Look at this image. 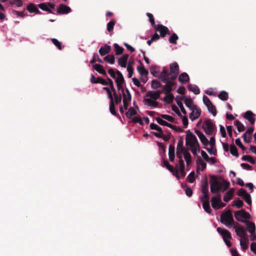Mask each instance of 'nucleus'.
Masks as SVG:
<instances>
[{
    "instance_id": "7c9ffc66",
    "label": "nucleus",
    "mask_w": 256,
    "mask_h": 256,
    "mask_svg": "<svg viewBox=\"0 0 256 256\" xmlns=\"http://www.w3.org/2000/svg\"><path fill=\"white\" fill-rule=\"evenodd\" d=\"M188 88L190 91L193 92L195 94H198L200 93V88L196 85L190 84Z\"/></svg>"
},
{
    "instance_id": "774afa93",
    "label": "nucleus",
    "mask_w": 256,
    "mask_h": 256,
    "mask_svg": "<svg viewBox=\"0 0 256 256\" xmlns=\"http://www.w3.org/2000/svg\"><path fill=\"white\" fill-rule=\"evenodd\" d=\"M96 84H100L103 86H108V82L106 80L103 79L102 78L100 77L97 78Z\"/></svg>"
},
{
    "instance_id": "69168bd1",
    "label": "nucleus",
    "mask_w": 256,
    "mask_h": 256,
    "mask_svg": "<svg viewBox=\"0 0 256 256\" xmlns=\"http://www.w3.org/2000/svg\"><path fill=\"white\" fill-rule=\"evenodd\" d=\"M52 43L58 47V49L60 50H61L62 49V44L56 38H52Z\"/></svg>"
},
{
    "instance_id": "6e6552de",
    "label": "nucleus",
    "mask_w": 256,
    "mask_h": 256,
    "mask_svg": "<svg viewBox=\"0 0 256 256\" xmlns=\"http://www.w3.org/2000/svg\"><path fill=\"white\" fill-rule=\"evenodd\" d=\"M170 79L166 80V82H162L166 83V85L163 86L161 91L163 94H168L172 91V86H174L175 82Z\"/></svg>"
},
{
    "instance_id": "b1692460",
    "label": "nucleus",
    "mask_w": 256,
    "mask_h": 256,
    "mask_svg": "<svg viewBox=\"0 0 256 256\" xmlns=\"http://www.w3.org/2000/svg\"><path fill=\"white\" fill-rule=\"evenodd\" d=\"M26 9L30 13L34 12L36 14H42V12L39 10L36 7L35 4L32 3L29 4L27 6Z\"/></svg>"
},
{
    "instance_id": "0eeeda50",
    "label": "nucleus",
    "mask_w": 256,
    "mask_h": 256,
    "mask_svg": "<svg viewBox=\"0 0 256 256\" xmlns=\"http://www.w3.org/2000/svg\"><path fill=\"white\" fill-rule=\"evenodd\" d=\"M155 31L156 32H159L160 34V36L161 38H164L166 34L170 35V32L168 30V28L161 24H157L156 26L154 28Z\"/></svg>"
},
{
    "instance_id": "4c0bfd02",
    "label": "nucleus",
    "mask_w": 256,
    "mask_h": 256,
    "mask_svg": "<svg viewBox=\"0 0 256 256\" xmlns=\"http://www.w3.org/2000/svg\"><path fill=\"white\" fill-rule=\"evenodd\" d=\"M137 114L136 111L133 108H130L128 111L126 113V116L127 118H130L132 116L136 115Z\"/></svg>"
},
{
    "instance_id": "9b49d317",
    "label": "nucleus",
    "mask_w": 256,
    "mask_h": 256,
    "mask_svg": "<svg viewBox=\"0 0 256 256\" xmlns=\"http://www.w3.org/2000/svg\"><path fill=\"white\" fill-rule=\"evenodd\" d=\"M216 230L222 236L224 241L232 238L231 234L228 230L222 228L220 227L218 228Z\"/></svg>"
},
{
    "instance_id": "ddd939ff",
    "label": "nucleus",
    "mask_w": 256,
    "mask_h": 256,
    "mask_svg": "<svg viewBox=\"0 0 256 256\" xmlns=\"http://www.w3.org/2000/svg\"><path fill=\"white\" fill-rule=\"evenodd\" d=\"M71 12V8L64 4H60L57 9V14H68Z\"/></svg>"
},
{
    "instance_id": "de8ad7c7",
    "label": "nucleus",
    "mask_w": 256,
    "mask_h": 256,
    "mask_svg": "<svg viewBox=\"0 0 256 256\" xmlns=\"http://www.w3.org/2000/svg\"><path fill=\"white\" fill-rule=\"evenodd\" d=\"M183 144H184L183 139L181 137L178 140V142L177 146H176V150H186V149L184 148Z\"/></svg>"
},
{
    "instance_id": "0e129e2a",
    "label": "nucleus",
    "mask_w": 256,
    "mask_h": 256,
    "mask_svg": "<svg viewBox=\"0 0 256 256\" xmlns=\"http://www.w3.org/2000/svg\"><path fill=\"white\" fill-rule=\"evenodd\" d=\"M234 206H236L238 208H241L244 205L243 201L240 199H238L236 200H234Z\"/></svg>"
},
{
    "instance_id": "e433bc0d",
    "label": "nucleus",
    "mask_w": 256,
    "mask_h": 256,
    "mask_svg": "<svg viewBox=\"0 0 256 256\" xmlns=\"http://www.w3.org/2000/svg\"><path fill=\"white\" fill-rule=\"evenodd\" d=\"M218 97L222 100L226 101L228 98V94L226 92L222 90L218 94Z\"/></svg>"
},
{
    "instance_id": "4468645a",
    "label": "nucleus",
    "mask_w": 256,
    "mask_h": 256,
    "mask_svg": "<svg viewBox=\"0 0 256 256\" xmlns=\"http://www.w3.org/2000/svg\"><path fill=\"white\" fill-rule=\"evenodd\" d=\"M162 93V92L160 90H158L156 92L148 91L146 94V96L147 97H150V98L156 100L160 98V94Z\"/></svg>"
},
{
    "instance_id": "20e7f679",
    "label": "nucleus",
    "mask_w": 256,
    "mask_h": 256,
    "mask_svg": "<svg viewBox=\"0 0 256 256\" xmlns=\"http://www.w3.org/2000/svg\"><path fill=\"white\" fill-rule=\"evenodd\" d=\"M234 216L236 219L240 222L244 223V222L248 221L247 220H244V219L247 220L250 219V215L249 213L246 212L244 210H240L236 211L234 213Z\"/></svg>"
},
{
    "instance_id": "2eb2a0df",
    "label": "nucleus",
    "mask_w": 256,
    "mask_h": 256,
    "mask_svg": "<svg viewBox=\"0 0 256 256\" xmlns=\"http://www.w3.org/2000/svg\"><path fill=\"white\" fill-rule=\"evenodd\" d=\"M212 207L216 210L220 208L219 204L221 202L220 195L218 194L217 196H214L211 200Z\"/></svg>"
},
{
    "instance_id": "c85d7f7f",
    "label": "nucleus",
    "mask_w": 256,
    "mask_h": 256,
    "mask_svg": "<svg viewBox=\"0 0 256 256\" xmlns=\"http://www.w3.org/2000/svg\"><path fill=\"white\" fill-rule=\"evenodd\" d=\"M234 190L233 188L230 189L226 195L224 196V200L226 202H228L230 200L233 196Z\"/></svg>"
},
{
    "instance_id": "9d476101",
    "label": "nucleus",
    "mask_w": 256,
    "mask_h": 256,
    "mask_svg": "<svg viewBox=\"0 0 256 256\" xmlns=\"http://www.w3.org/2000/svg\"><path fill=\"white\" fill-rule=\"evenodd\" d=\"M192 112L190 114V118L193 121L198 119L200 116L201 110L198 108L196 105H194L193 108L190 110Z\"/></svg>"
},
{
    "instance_id": "ea45409f",
    "label": "nucleus",
    "mask_w": 256,
    "mask_h": 256,
    "mask_svg": "<svg viewBox=\"0 0 256 256\" xmlns=\"http://www.w3.org/2000/svg\"><path fill=\"white\" fill-rule=\"evenodd\" d=\"M178 98H179L178 96H177L175 98V100L176 101V104L178 105V106L180 107L182 113L184 114H186V112L183 106V104H182L181 100H180V99L178 100Z\"/></svg>"
},
{
    "instance_id": "f704fd0d",
    "label": "nucleus",
    "mask_w": 256,
    "mask_h": 256,
    "mask_svg": "<svg viewBox=\"0 0 256 256\" xmlns=\"http://www.w3.org/2000/svg\"><path fill=\"white\" fill-rule=\"evenodd\" d=\"M248 238H244L243 239H240V245L242 249L243 250H246L248 248Z\"/></svg>"
},
{
    "instance_id": "72a5a7b5",
    "label": "nucleus",
    "mask_w": 256,
    "mask_h": 256,
    "mask_svg": "<svg viewBox=\"0 0 256 256\" xmlns=\"http://www.w3.org/2000/svg\"><path fill=\"white\" fill-rule=\"evenodd\" d=\"M202 202V206H203V208L204 210L208 214H211L212 210L210 208L209 200H205Z\"/></svg>"
},
{
    "instance_id": "39448f33",
    "label": "nucleus",
    "mask_w": 256,
    "mask_h": 256,
    "mask_svg": "<svg viewBox=\"0 0 256 256\" xmlns=\"http://www.w3.org/2000/svg\"><path fill=\"white\" fill-rule=\"evenodd\" d=\"M170 79L174 80L177 78L179 74V66L177 62H174L170 64Z\"/></svg>"
},
{
    "instance_id": "423d86ee",
    "label": "nucleus",
    "mask_w": 256,
    "mask_h": 256,
    "mask_svg": "<svg viewBox=\"0 0 256 256\" xmlns=\"http://www.w3.org/2000/svg\"><path fill=\"white\" fill-rule=\"evenodd\" d=\"M202 128L206 134L212 135L214 130V125L210 120H208L204 122Z\"/></svg>"
},
{
    "instance_id": "49530a36",
    "label": "nucleus",
    "mask_w": 256,
    "mask_h": 256,
    "mask_svg": "<svg viewBox=\"0 0 256 256\" xmlns=\"http://www.w3.org/2000/svg\"><path fill=\"white\" fill-rule=\"evenodd\" d=\"M242 160L244 161H248L252 164H255L256 161L250 156L244 155L242 157Z\"/></svg>"
},
{
    "instance_id": "a878e982",
    "label": "nucleus",
    "mask_w": 256,
    "mask_h": 256,
    "mask_svg": "<svg viewBox=\"0 0 256 256\" xmlns=\"http://www.w3.org/2000/svg\"><path fill=\"white\" fill-rule=\"evenodd\" d=\"M110 46L105 44L104 46H102L100 48L99 52L101 56H104L110 53Z\"/></svg>"
},
{
    "instance_id": "dca6fc26",
    "label": "nucleus",
    "mask_w": 256,
    "mask_h": 256,
    "mask_svg": "<svg viewBox=\"0 0 256 256\" xmlns=\"http://www.w3.org/2000/svg\"><path fill=\"white\" fill-rule=\"evenodd\" d=\"M244 117L248 120L251 124H254L256 121V114L252 111L248 110L244 113Z\"/></svg>"
},
{
    "instance_id": "338daca9",
    "label": "nucleus",
    "mask_w": 256,
    "mask_h": 256,
    "mask_svg": "<svg viewBox=\"0 0 256 256\" xmlns=\"http://www.w3.org/2000/svg\"><path fill=\"white\" fill-rule=\"evenodd\" d=\"M188 180L190 183H193L195 180L194 178V172H192L187 177Z\"/></svg>"
},
{
    "instance_id": "4be33fe9",
    "label": "nucleus",
    "mask_w": 256,
    "mask_h": 256,
    "mask_svg": "<svg viewBox=\"0 0 256 256\" xmlns=\"http://www.w3.org/2000/svg\"><path fill=\"white\" fill-rule=\"evenodd\" d=\"M244 224L246 225L248 231L251 234V235L254 234L256 232L255 224L248 220L244 222Z\"/></svg>"
},
{
    "instance_id": "c756f323",
    "label": "nucleus",
    "mask_w": 256,
    "mask_h": 256,
    "mask_svg": "<svg viewBox=\"0 0 256 256\" xmlns=\"http://www.w3.org/2000/svg\"><path fill=\"white\" fill-rule=\"evenodd\" d=\"M174 98V96L173 94L170 92L164 98L163 100L168 104H172L173 102V100Z\"/></svg>"
},
{
    "instance_id": "473e14b6",
    "label": "nucleus",
    "mask_w": 256,
    "mask_h": 256,
    "mask_svg": "<svg viewBox=\"0 0 256 256\" xmlns=\"http://www.w3.org/2000/svg\"><path fill=\"white\" fill-rule=\"evenodd\" d=\"M38 6L44 11L48 12L50 14H54V12L48 6V4L46 2L41 3L38 5Z\"/></svg>"
},
{
    "instance_id": "bf43d9fd",
    "label": "nucleus",
    "mask_w": 256,
    "mask_h": 256,
    "mask_svg": "<svg viewBox=\"0 0 256 256\" xmlns=\"http://www.w3.org/2000/svg\"><path fill=\"white\" fill-rule=\"evenodd\" d=\"M207 108L210 112L212 113L214 116L216 115V110L214 106L212 104L210 106H207Z\"/></svg>"
},
{
    "instance_id": "13d9d810",
    "label": "nucleus",
    "mask_w": 256,
    "mask_h": 256,
    "mask_svg": "<svg viewBox=\"0 0 256 256\" xmlns=\"http://www.w3.org/2000/svg\"><path fill=\"white\" fill-rule=\"evenodd\" d=\"M146 16L149 18L150 22L151 23L152 26L154 28L156 26L157 24H155L154 19L153 15L150 13L148 12L146 14Z\"/></svg>"
},
{
    "instance_id": "1a4fd4ad",
    "label": "nucleus",
    "mask_w": 256,
    "mask_h": 256,
    "mask_svg": "<svg viewBox=\"0 0 256 256\" xmlns=\"http://www.w3.org/2000/svg\"><path fill=\"white\" fill-rule=\"evenodd\" d=\"M126 94L124 92V93H122V102L124 103V108L125 110H127L129 106V102L131 101L132 100V96L128 88H126Z\"/></svg>"
},
{
    "instance_id": "4d7b16f0",
    "label": "nucleus",
    "mask_w": 256,
    "mask_h": 256,
    "mask_svg": "<svg viewBox=\"0 0 256 256\" xmlns=\"http://www.w3.org/2000/svg\"><path fill=\"white\" fill-rule=\"evenodd\" d=\"M184 158L186 161V164L188 166L190 165L191 162L192 158L190 154L188 152L186 151V152L184 153Z\"/></svg>"
},
{
    "instance_id": "052dcab7",
    "label": "nucleus",
    "mask_w": 256,
    "mask_h": 256,
    "mask_svg": "<svg viewBox=\"0 0 256 256\" xmlns=\"http://www.w3.org/2000/svg\"><path fill=\"white\" fill-rule=\"evenodd\" d=\"M150 126L152 130H156L161 133L162 132V128L160 127L159 126H158L157 124H156L154 123H152L150 124Z\"/></svg>"
},
{
    "instance_id": "2f4dec72",
    "label": "nucleus",
    "mask_w": 256,
    "mask_h": 256,
    "mask_svg": "<svg viewBox=\"0 0 256 256\" xmlns=\"http://www.w3.org/2000/svg\"><path fill=\"white\" fill-rule=\"evenodd\" d=\"M201 191L202 192H208V183L206 177H205L204 179L202 182Z\"/></svg>"
},
{
    "instance_id": "7ed1b4c3",
    "label": "nucleus",
    "mask_w": 256,
    "mask_h": 256,
    "mask_svg": "<svg viewBox=\"0 0 256 256\" xmlns=\"http://www.w3.org/2000/svg\"><path fill=\"white\" fill-rule=\"evenodd\" d=\"M186 132L187 134L186 138V146L190 148L194 146H197L199 149L200 145L196 136L190 132V130Z\"/></svg>"
},
{
    "instance_id": "864d4df0",
    "label": "nucleus",
    "mask_w": 256,
    "mask_h": 256,
    "mask_svg": "<svg viewBox=\"0 0 256 256\" xmlns=\"http://www.w3.org/2000/svg\"><path fill=\"white\" fill-rule=\"evenodd\" d=\"M110 111L112 115L117 116L118 114L115 110V104L114 102H110Z\"/></svg>"
},
{
    "instance_id": "5fc2aeb1",
    "label": "nucleus",
    "mask_w": 256,
    "mask_h": 256,
    "mask_svg": "<svg viewBox=\"0 0 256 256\" xmlns=\"http://www.w3.org/2000/svg\"><path fill=\"white\" fill-rule=\"evenodd\" d=\"M137 70L141 76H147L148 74V71L146 70L144 67L138 66L137 68Z\"/></svg>"
},
{
    "instance_id": "393cba45",
    "label": "nucleus",
    "mask_w": 256,
    "mask_h": 256,
    "mask_svg": "<svg viewBox=\"0 0 256 256\" xmlns=\"http://www.w3.org/2000/svg\"><path fill=\"white\" fill-rule=\"evenodd\" d=\"M190 78L186 72L181 74L178 77V81L182 84H186L189 82Z\"/></svg>"
},
{
    "instance_id": "f8f14e48",
    "label": "nucleus",
    "mask_w": 256,
    "mask_h": 256,
    "mask_svg": "<svg viewBox=\"0 0 256 256\" xmlns=\"http://www.w3.org/2000/svg\"><path fill=\"white\" fill-rule=\"evenodd\" d=\"M234 228L235 229L236 234L238 236L242 238H246V230L242 226H240V224L237 223L234 226Z\"/></svg>"
},
{
    "instance_id": "f257e3e1",
    "label": "nucleus",
    "mask_w": 256,
    "mask_h": 256,
    "mask_svg": "<svg viewBox=\"0 0 256 256\" xmlns=\"http://www.w3.org/2000/svg\"><path fill=\"white\" fill-rule=\"evenodd\" d=\"M210 189L212 194H216L219 192H224L230 186V182L225 180H223L222 182L218 180V177L214 175H210Z\"/></svg>"
},
{
    "instance_id": "6ab92c4d",
    "label": "nucleus",
    "mask_w": 256,
    "mask_h": 256,
    "mask_svg": "<svg viewBox=\"0 0 256 256\" xmlns=\"http://www.w3.org/2000/svg\"><path fill=\"white\" fill-rule=\"evenodd\" d=\"M195 132L199 137L202 143L204 145L206 146L208 144V140L200 130H195Z\"/></svg>"
},
{
    "instance_id": "f03ea898",
    "label": "nucleus",
    "mask_w": 256,
    "mask_h": 256,
    "mask_svg": "<svg viewBox=\"0 0 256 256\" xmlns=\"http://www.w3.org/2000/svg\"><path fill=\"white\" fill-rule=\"evenodd\" d=\"M220 222L229 228H232L234 224L233 216L230 210L220 215Z\"/></svg>"
},
{
    "instance_id": "e2e57ef3",
    "label": "nucleus",
    "mask_w": 256,
    "mask_h": 256,
    "mask_svg": "<svg viewBox=\"0 0 256 256\" xmlns=\"http://www.w3.org/2000/svg\"><path fill=\"white\" fill-rule=\"evenodd\" d=\"M162 118L165 119L170 122H173L174 121V118L170 115L162 114L160 115Z\"/></svg>"
},
{
    "instance_id": "a211bd4d",
    "label": "nucleus",
    "mask_w": 256,
    "mask_h": 256,
    "mask_svg": "<svg viewBox=\"0 0 256 256\" xmlns=\"http://www.w3.org/2000/svg\"><path fill=\"white\" fill-rule=\"evenodd\" d=\"M179 99L182 100H184V104L186 105V106L190 110L193 108L194 105H192L193 104V100L192 99L190 98H186L184 96H178Z\"/></svg>"
},
{
    "instance_id": "5701e85b",
    "label": "nucleus",
    "mask_w": 256,
    "mask_h": 256,
    "mask_svg": "<svg viewBox=\"0 0 256 256\" xmlns=\"http://www.w3.org/2000/svg\"><path fill=\"white\" fill-rule=\"evenodd\" d=\"M116 86L118 90H121L122 93H124V88L122 84L124 82V77L121 78H117L116 79Z\"/></svg>"
},
{
    "instance_id": "c03bdc74",
    "label": "nucleus",
    "mask_w": 256,
    "mask_h": 256,
    "mask_svg": "<svg viewBox=\"0 0 256 256\" xmlns=\"http://www.w3.org/2000/svg\"><path fill=\"white\" fill-rule=\"evenodd\" d=\"M230 152L231 154L234 156L238 157V149H237L236 146L233 144H231L230 146Z\"/></svg>"
},
{
    "instance_id": "412c9836",
    "label": "nucleus",
    "mask_w": 256,
    "mask_h": 256,
    "mask_svg": "<svg viewBox=\"0 0 256 256\" xmlns=\"http://www.w3.org/2000/svg\"><path fill=\"white\" fill-rule=\"evenodd\" d=\"M129 55L128 54H124L120 57L118 60V64L122 68H126V62L128 61Z\"/></svg>"
},
{
    "instance_id": "37998d69",
    "label": "nucleus",
    "mask_w": 256,
    "mask_h": 256,
    "mask_svg": "<svg viewBox=\"0 0 256 256\" xmlns=\"http://www.w3.org/2000/svg\"><path fill=\"white\" fill-rule=\"evenodd\" d=\"M178 39V36L176 33H174L170 37L168 41L170 44H177V40Z\"/></svg>"
},
{
    "instance_id": "6e6d98bb",
    "label": "nucleus",
    "mask_w": 256,
    "mask_h": 256,
    "mask_svg": "<svg viewBox=\"0 0 256 256\" xmlns=\"http://www.w3.org/2000/svg\"><path fill=\"white\" fill-rule=\"evenodd\" d=\"M96 62H98L100 63L103 62L102 60L99 58L98 54H94L93 55L92 59L90 60V62L91 64H94Z\"/></svg>"
},
{
    "instance_id": "8fccbe9b",
    "label": "nucleus",
    "mask_w": 256,
    "mask_h": 256,
    "mask_svg": "<svg viewBox=\"0 0 256 256\" xmlns=\"http://www.w3.org/2000/svg\"><path fill=\"white\" fill-rule=\"evenodd\" d=\"M156 120L158 123L162 126H166L168 127L172 126L171 124L168 122L160 118H156Z\"/></svg>"
},
{
    "instance_id": "58836bf2",
    "label": "nucleus",
    "mask_w": 256,
    "mask_h": 256,
    "mask_svg": "<svg viewBox=\"0 0 256 256\" xmlns=\"http://www.w3.org/2000/svg\"><path fill=\"white\" fill-rule=\"evenodd\" d=\"M114 46L116 55H120L123 53L124 48L120 46L118 44H114Z\"/></svg>"
},
{
    "instance_id": "09e8293b",
    "label": "nucleus",
    "mask_w": 256,
    "mask_h": 256,
    "mask_svg": "<svg viewBox=\"0 0 256 256\" xmlns=\"http://www.w3.org/2000/svg\"><path fill=\"white\" fill-rule=\"evenodd\" d=\"M114 59L115 58L114 56L112 54H108L105 56L104 58L105 61L110 63L112 64H114Z\"/></svg>"
},
{
    "instance_id": "bb28decb",
    "label": "nucleus",
    "mask_w": 256,
    "mask_h": 256,
    "mask_svg": "<svg viewBox=\"0 0 256 256\" xmlns=\"http://www.w3.org/2000/svg\"><path fill=\"white\" fill-rule=\"evenodd\" d=\"M196 164L198 165V169H200L202 171H204L206 167V164L202 160L198 157L196 160Z\"/></svg>"
},
{
    "instance_id": "a19ab883",
    "label": "nucleus",
    "mask_w": 256,
    "mask_h": 256,
    "mask_svg": "<svg viewBox=\"0 0 256 256\" xmlns=\"http://www.w3.org/2000/svg\"><path fill=\"white\" fill-rule=\"evenodd\" d=\"M144 102L153 107H157L158 106V102L150 98L144 99Z\"/></svg>"
},
{
    "instance_id": "603ef678",
    "label": "nucleus",
    "mask_w": 256,
    "mask_h": 256,
    "mask_svg": "<svg viewBox=\"0 0 256 256\" xmlns=\"http://www.w3.org/2000/svg\"><path fill=\"white\" fill-rule=\"evenodd\" d=\"M115 24H116V20H112L110 22L107 24V30L108 32H111L113 30L114 27V26L115 25Z\"/></svg>"
},
{
    "instance_id": "aec40b11",
    "label": "nucleus",
    "mask_w": 256,
    "mask_h": 256,
    "mask_svg": "<svg viewBox=\"0 0 256 256\" xmlns=\"http://www.w3.org/2000/svg\"><path fill=\"white\" fill-rule=\"evenodd\" d=\"M169 74L168 73V70L165 67L163 68L162 71L160 72L158 78L160 80L161 82H166V80H169L170 77Z\"/></svg>"
},
{
    "instance_id": "a18cd8bd",
    "label": "nucleus",
    "mask_w": 256,
    "mask_h": 256,
    "mask_svg": "<svg viewBox=\"0 0 256 256\" xmlns=\"http://www.w3.org/2000/svg\"><path fill=\"white\" fill-rule=\"evenodd\" d=\"M161 86L160 82L156 80H154L152 81L151 87L152 89L157 90Z\"/></svg>"
},
{
    "instance_id": "f3484780",
    "label": "nucleus",
    "mask_w": 256,
    "mask_h": 256,
    "mask_svg": "<svg viewBox=\"0 0 256 256\" xmlns=\"http://www.w3.org/2000/svg\"><path fill=\"white\" fill-rule=\"evenodd\" d=\"M182 178H184L186 176V173L184 172V168H179L178 166L176 165V168L174 169V172L173 173L174 175H175L176 177L180 179V174Z\"/></svg>"
},
{
    "instance_id": "c9c22d12",
    "label": "nucleus",
    "mask_w": 256,
    "mask_h": 256,
    "mask_svg": "<svg viewBox=\"0 0 256 256\" xmlns=\"http://www.w3.org/2000/svg\"><path fill=\"white\" fill-rule=\"evenodd\" d=\"M113 95H114V104H118L122 101V97L120 95H118L116 90L114 91H112Z\"/></svg>"
},
{
    "instance_id": "79ce46f5",
    "label": "nucleus",
    "mask_w": 256,
    "mask_h": 256,
    "mask_svg": "<svg viewBox=\"0 0 256 256\" xmlns=\"http://www.w3.org/2000/svg\"><path fill=\"white\" fill-rule=\"evenodd\" d=\"M234 124L237 127L238 130L239 132H243L244 130V129H245L244 126L239 120H236L234 122Z\"/></svg>"
},
{
    "instance_id": "3c124183",
    "label": "nucleus",
    "mask_w": 256,
    "mask_h": 256,
    "mask_svg": "<svg viewBox=\"0 0 256 256\" xmlns=\"http://www.w3.org/2000/svg\"><path fill=\"white\" fill-rule=\"evenodd\" d=\"M164 166H165L168 170L171 172L174 173V168L170 164L167 160H164L163 161Z\"/></svg>"
},
{
    "instance_id": "680f3d73",
    "label": "nucleus",
    "mask_w": 256,
    "mask_h": 256,
    "mask_svg": "<svg viewBox=\"0 0 256 256\" xmlns=\"http://www.w3.org/2000/svg\"><path fill=\"white\" fill-rule=\"evenodd\" d=\"M254 130V128L252 127H250L248 128L246 132L244 134V136H247L249 138H252V134Z\"/></svg>"
},
{
    "instance_id": "cd10ccee",
    "label": "nucleus",
    "mask_w": 256,
    "mask_h": 256,
    "mask_svg": "<svg viewBox=\"0 0 256 256\" xmlns=\"http://www.w3.org/2000/svg\"><path fill=\"white\" fill-rule=\"evenodd\" d=\"M92 68L98 73L106 76V70L104 69L103 66L100 64H95L92 66Z\"/></svg>"
}]
</instances>
